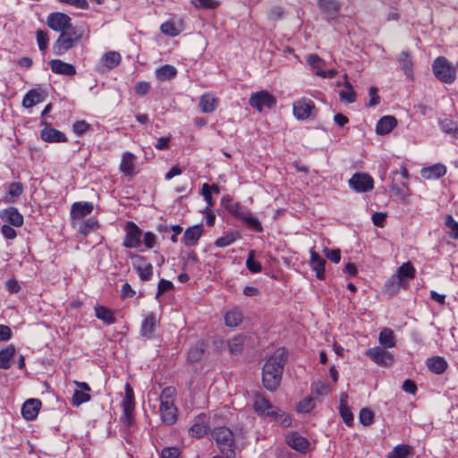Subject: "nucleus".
Segmentation results:
<instances>
[{
  "instance_id": "62",
  "label": "nucleus",
  "mask_w": 458,
  "mask_h": 458,
  "mask_svg": "<svg viewBox=\"0 0 458 458\" xmlns=\"http://www.w3.org/2000/svg\"><path fill=\"white\" fill-rule=\"evenodd\" d=\"M325 256L330 259L334 263H339L341 259V252L338 249L329 250L325 249L324 250Z\"/></svg>"
},
{
  "instance_id": "54",
  "label": "nucleus",
  "mask_w": 458,
  "mask_h": 458,
  "mask_svg": "<svg viewBox=\"0 0 458 458\" xmlns=\"http://www.w3.org/2000/svg\"><path fill=\"white\" fill-rule=\"evenodd\" d=\"M236 241L234 233H228L217 238L215 242V245L219 248L230 246Z\"/></svg>"
},
{
  "instance_id": "9",
  "label": "nucleus",
  "mask_w": 458,
  "mask_h": 458,
  "mask_svg": "<svg viewBox=\"0 0 458 458\" xmlns=\"http://www.w3.org/2000/svg\"><path fill=\"white\" fill-rule=\"evenodd\" d=\"M132 259L133 267L137 271L140 278L142 281L150 280L153 275V267L151 263H149L145 257L140 255H134Z\"/></svg>"
},
{
  "instance_id": "24",
  "label": "nucleus",
  "mask_w": 458,
  "mask_h": 458,
  "mask_svg": "<svg viewBox=\"0 0 458 458\" xmlns=\"http://www.w3.org/2000/svg\"><path fill=\"white\" fill-rule=\"evenodd\" d=\"M156 316L154 313H149L146 316L141 323L140 335L145 340L152 338L156 328Z\"/></svg>"
},
{
  "instance_id": "57",
  "label": "nucleus",
  "mask_w": 458,
  "mask_h": 458,
  "mask_svg": "<svg viewBox=\"0 0 458 458\" xmlns=\"http://www.w3.org/2000/svg\"><path fill=\"white\" fill-rule=\"evenodd\" d=\"M161 31L170 37H175L179 34L180 30L171 21H165L160 26Z\"/></svg>"
},
{
  "instance_id": "23",
  "label": "nucleus",
  "mask_w": 458,
  "mask_h": 458,
  "mask_svg": "<svg viewBox=\"0 0 458 458\" xmlns=\"http://www.w3.org/2000/svg\"><path fill=\"white\" fill-rule=\"evenodd\" d=\"M51 70L54 73L65 76H72L76 73L75 67L68 63L59 59H54L49 62Z\"/></svg>"
},
{
  "instance_id": "15",
  "label": "nucleus",
  "mask_w": 458,
  "mask_h": 458,
  "mask_svg": "<svg viewBox=\"0 0 458 458\" xmlns=\"http://www.w3.org/2000/svg\"><path fill=\"white\" fill-rule=\"evenodd\" d=\"M270 363H265L263 366V371H262V382L264 386L269 390L274 391L276 390L282 379V376L279 374H273L268 369L270 368Z\"/></svg>"
},
{
  "instance_id": "40",
  "label": "nucleus",
  "mask_w": 458,
  "mask_h": 458,
  "mask_svg": "<svg viewBox=\"0 0 458 458\" xmlns=\"http://www.w3.org/2000/svg\"><path fill=\"white\" fill-rule=\"evenodd\" d=\"M269 418L284 428L290 427L292 424L291 416L278 407H276V411Z\"/></svg>"
},
{
  "instance_id": "14",
  "label": "nucleus",
  "mask_w": 458,
  "mask_h": 458,
  "mask_svg": "<svg viewBox=\"0 0 458 458\" xmlns=\"http://www.w3.org/2000/svg\"><path fill=\"white\" fill-rule=\"evenodd\" d=\"M0 219L4 225L21 227L23 225V216L14 207H9L0 211Z\"/></svg>"
},
{
  "instance_id": "44",
  "label": "nucleus",
  "mask_w": 458,
  "mask_h": 458,
  "mask_svg": "<svg viewBox=\"0 0 458 458\" xmlns=\"http://www.w3.org/2000/svg\"><path fill=\"white\" fill-rule=\"evenodd\" d=\"M396 276L403 281V279H412L415 276V268L411 262H405L398 267Z\"/></svg>"
},
{
  "instance_id": "45",
  "label": "nucleus",
  "mask_w": 458,
  "mask_h": 458,
  "mask_svg": "<svg viewBox=\"0 0 458 458\" xmlns=\"http://www.w3.org/2000/svg\"><path fill=\"white\" fill-rule=\"evenodd\" d=\"M205 351V344L202 341H199L196 343L194 346H192L188 352V360L191 362H196L202 357Z\"/></svg>"
},
{
  "instance_id": "28",
  "label": "nucleus",
  "mask_w": 458,
  "mask_h": 458,
  "mask_svg": "<svg viewBox=\"0 0 458 458\" xmlns=\"http://www.w3.org/2000/svg\"><path fill=\"white\" fill-rule=\"evenodd\" d=\"M199 107L202 113H213L217 107V99L210 93L203 94L199 98Z\"/></svg>"
},
{
  "instance_id": "34",
  "label": "nucleus",
  "mask_w": 458,
  "mask_h": 458,
  "mask_svg": "<svg viewBox=\"0 0 458 458\" xmlns=\"http://www.w3.org/2000/svg\"><path fill=\"white\" fill-rule=\"evenodd\" d=\"M347 394H344L341 396L339 412L344 423L351 426L353 421V414L351 408L347 404Z\"/></svg>"
},
{
  "instance_id": "16",
  "label": "nucleus",
  "mask_w": 458,
  "mask_h": 458,
  "mask_svg": "<svg viewBox=\"0 0 458 458\" xmlns=\"http://www.w3.org/2000/svg\"><path fill=\"white\" fill-rule=\"evenodd\" d=\"M121 62V55L118 52L109 51L106 53L100 60V65L98 71L100 72H106L115 68Z\"/></svg>"
},
{
  "instance_id": "42",
  "label": "nucleus",
  "mask_w": 458,
  "mask_h": 458,
  "mask_svg": "<svg viewBox=\"0 0 458 458\" xmlns=\"http://www.w3.org/2000/svg\"><path fill=\"white\" fill-rule=\"evenodd\" d=\"M397 61L407 77H411L412 73V62L410 54L403 51L397 57Z\"/></svg>"
},
{
  "instance_id": "21",
  "label": "nucleus",
  "mask_w": 458,
  "mask_h": 458,
  "mask_svg": "<svg viewBox=\"0 0 458 458\" xmlns=\"http://www.w3.org/2000/svg\"><path fill=\"white\" fill-rule=\"evenodd\" d=\"M94 206L91 202H75L71 208V216L73 220L82 219L93 211Z\"/></svg>"
},
{
  "instance_id": "61",
  "label": "nucleus",
  "mask_w": 458,
  "mask_h": 458,
  "mask_svg": "<svg viewBox=\"0 0 458 458\" xmlns=\"http://www.w3.org/2000/svg\"><path fill=\"white\" fill-rule=\"evenodd\" d=\"M173 287H174V285H173L172 282L165 280V279H161L157 285V298L158 296H160L161 294L173 289Z\"/></svg>"
},
{
  "instance_id": "27",
  "label": "nucleus",
  "mask_w": 458,
  "mask_h": 458,
  "mask_svg": "<svg viewBox=\"0 0 458 458\" xmlns=\"http://www.w3.org/2000/svg\"><path fill=\"white\" fill-rule=\"evenodd\" d=\"M24 188L21 182H13L8 185L6 194L4 196L5 203H14L23 193Z\"/></svg>"
},
{
  "instance_id": "63",
  "label": "nucleus",
  "mask_w": 458,
  "mask_h": 458,
  "mask_svg": "<svg viewBox=\"0 0 458 458\" xmlns=\"http://www.w3.org/2000/svg\"><path fill=\"white\" fill-rule=\"evenodd\" d=\"M96 225L97 222L94 219L89 218L81 225L80 228V233H82L83 235H87L94 229Z\"/></svg>"
},
{
  "instance_id": "50",
  "label": "nucleus",
  "mask_w": 458,
  "mask_h": 458,
  "mask_svg": "<svg viewBox=\"0 0 458 458\" xmlns=\"http://www.w3.org/2000/svg\"><path fill=\"white\" fill-rule=\"evenodd\" d=\"M255 251L250 250L246 259V267L250 273H259L262 270L260 262L255 260Z\"/></svg>"
},
{
  "instance_id": "30",
  "label": "nucleus",
  "mask_w": 458,
  "mask_h": 458,
  "mask_svg": "<svg viewBox=\"0 0 458 458\" xmlns=\"http://www.w3.org/2000/svg\"><path fill=\"white\" fill-rule=\"evenodd\" d=\"M204 415L196 418L193 425L189 428V435L195 438H200L208 433V426L204 422Z\"/></svg>"
},
{
  "instance_id": "20",
  "label": "nucleus",
  "mask_w": 458,
  "mask_h": 458,
  "mask_svg": "<svg viewBox=\"0 0 458 458\" xmlns=\"http://www.w3.org/2000/svg\"><path fill=\"white\" fill-rule=\"evenodd\" d=\"M311 269L316 272V276L319 280H324L326 277L325 274V266H326V260L319 256L318 253L314 251L313 250H310V259L309 262Z\"/></svg>"
},
{
  "instance_id": "41",
  "label": "nucleus",
  "mask_w": 458,
  "mask_h": 458,
  "mask_svg": "<svg viewBox=\"0 0 458 458\" xmlns=\"http://www.w3.org/2000/svg\"><path fill=\"white\" fill-rule=\"evenodd\" d=\"M176 73V68L169 64L163 65L156 70V76L161 81L172 80Z\"/></svg>"
},
{
  "instance_id": "38",
  "label": "nucleus",
  "mask_w": 458,
  "mask_h": 458,
  "mask_svg": "<svg viewBox=\"0 0 458 458\" xmlns=\"http://www.w3.org/2000/svg\"><path fill=\"white\" fill-rule=\"evenodd\" d=\"M225 323L227 327H237L242 320V314L237 308H233L225 313Z\"/></svg>"
},
{
  "instance_id": "36",
  "label": "nucleus",
  "mask_w": 458,
  "mask_h": 458,
  "mask_svg": "<svg viewBox=\"0 0 458 458\" xmlns=\"http://www.w3.org/2000/svg\"><path fill=\"white\" fill-rule=\"evenodd\" d=\"M427 366L433 373L442 374L446 369L447 363L444 358L436 356L428 360Z\"/></svg>"
},
{
  "instance_id": "6",
  "label": "nucleus",
  "mask_w": 458,
  "mask_h": 458,
  "mask_svg": "<svg viewBox=\"0 0 458 458\" xmlns=\"http://www.w3.org/2000/svg\"><path fill=\"white\" fill-rule=\"evenodd\" d=\"M365 355L380 367H389L393 364L394 360L393 352L380 346L368 349Z\"/></svg>"
},
{
  "instance_id": "56",
  "label": "nucleus",
  "mask_w": 458,
  "mask_h": 458,
  "mask_svg": "<svg viewBox=\"0 0 458 458\" xmlns=\"http://www.w3.org/2000/svg\"><path fill=\"white\" fill-rule=\"evenodd\" d=\"M90 400V395L88 393L75 390L72 394V404L75 406H79L83 403L89 402Z\"/></svg>"
},
{
  "instance_id": "51",
  "label": "nucleus",
  "mask_w": 458,
  "mask_h": 458,
  "mask_svg": "<svg viewBox=\"0 0 458 458\" xmlns=\"http://www.w3.org/2000/svg\"><path fill=\"white\" fill-rule=\"evenodd\" d=\"M244 339L242 335H237L228 342V347L231 353H238L242 351Z\"/></svg>"
},
{
  "instance_id": "31",
  "label": "nucleus",
  "mask_w": 458,
  "mask_h": 458,
  "mask_svg": "<svg viewBox=\"0 0 458 458\" xmlns=\"http://www.w3.org/2000/svg\"><path fill=\"white\" fill-rule=\"evenodd\" d=\"M202 234V227L195 225L188 228L183 234V242L187 246H193L197 243Z\"/></svg>"
},
{
  "instance_id": "17",
  "label": "nucleus",
  "mask_w": 458,
  "mask_h": 458,
  "mask_svg": "<svg viewBox=\"0 0 458 458\" xmlns=\"http://www.w3.org/2000/svg\"><path fill=\"white\" fill-rule=\"evenodd\" d=\"M159 411L164 423L169 426L175 423L177 420V409L174 403L162 402V403H160Z\"/></svg>"
},
{
  "instance_id": "1",
  "label": "nucleus",
  "mask_w": 458,
  "mask_h": 458,
  "mask_svg": "<svg viewBox=\"0 0 458 458\" xmlns=\"http://www.w3.org/2000/svg\"><path fill=\"white\" fill-rule=\"evenodd\" d=\"M211 436L220 453L225 458H235V437L231 428L227 427L215 428L212 430Z\"/></svg>"
},
{
  "instance_id": "19",
  "label": "nucleus",
  "mask_w": 458,
  "mask_h": 458,
  "mask_svg": "<svg viewBox=\"0 0 458 458\" xmlns=\"http://www.w3.org/2000/svg\"><path fill=\"white\" fill-rule=\"evenodd\" d=\"M285 441L293 449L301 453L305 452L310 445L309 441L297 432L289 433L285 437Z\"/></svg>"
},
{
  "instance_id": "49",
  "label": "nucleus",
  "mask_w": 458,
  "mask_h": 458,
  "mask_svg": "<svg viewBox=\"0 0 458 458\" xmlns=\"http://www.w3.org/2000/svg\"><path fill=\"white\" fill-rule=\"evenodd\" d=\"M445 225L449 229V236L454 240H458V222L454 219L452 215L445 216Z\"/></svg>"
},
{
  "instance_id": "33",
  "label": "nucleus",
  "mask_w": 458,
  "mask_h": 458,
  "mask_svg": "<svg viewBox=\"0 0 458 458\" xmlns=\"http://www.w3.org/2000/svg\"><path fill=\"white\" fill-rule=\"evenodd\" d=\"M15 354V348L13 344L0 351V369H8L11 367V360Z\"/></svg>"
},
{
  "instance_id": "3",
  "label": "nucleus",
  "mask_w": 458,
  "mask_h": 458,
  "mask_svg": "<svg viewBox=\"0 0 458 458\" xmlns=\"http://www.w3.org/2000/svg\"><path fill=\"white\" fill-rule=\"evenodd\" d=\"M433 73L443 83L451 84L455 81L456 69L451 62L444 56H438L432 64Z\"/></svg>"
},
{
  "instance_id": "52",
  "label": "nucleus",
  "mask_w": 458,
  "mask_h": 458,
  "mask_svg": "<svg viewBox=\"0 0 458 458\" xmlns=\"http://www.w3.org/2000/svg\"><path fill=\"white\" fill-rule=\"evenodd\" d=\"M391 190L394 195L403 200H405L411 195V191L405 183H403L402 186L393 184Z\"/></svg>"
},
{
  "instance_id": "7",
  "label": "nucleus",
  "mask_w": 458,
  "mask_h": 458,
  "mask_svg": "<svg viewBox=\"0 0 458 458\" xmlns=\"http://www.w3.org/2000/svg\"><path fill=\"white\" fill-rule=\"evenodd\" d=\"M47 24L51 30L60 33L74 28L70 16L63 13H50L47 18Z\"/></svg>"
},
{
  "instance_id": "48",
  "label": "nucleus",
  "mask_w": 458,
  "mask_h": 458,
  "mask_svg": "<svg viewBox=\"0 0 458 458\" xmlns=\"http://www.w3.org/2000/svg\"><path fill=\"white\" fill-rule=\"evenodd\" d=\"M314 407L315 399L311 396H308L297 403L296 411L299 413H309L314 409Z\"/></svg>"
},
{
  "instance_id": "13",
  "label": "nucleus",
  "mask_w": 458,
  "mask_h": 458,
  "mask_svg": "<svg viewBox=\"0 0 458 458\" xmlns=\"http://www.w3.org/2000/svg\"><path fill=\"white\" fill-rule=\"evenodd\" d=\"M276 407L262 394H257L255 395L253 408L259 416L269 418L276 411Z\"/></svg>"
},
{
  "instance_id": "39",
  "label": "nucleus",
  "mask_w": 458,
  "mask_h": 458,
  "mask_svg": "<svg viewBox=\"0 0 458 458\" xmlns=\"http://www.w3.org/2000/svg\"><path fill=\"white\" fill-rule=\"evenodd\" d=\"M95 316L104 323L111 325L115 322V318L111 310L105 306L97 305L95 308Z\"/></svg>"
},
{
  "instance_id": "5",
  "label": "nucleus",
  "mask_w": 458,
  "mask_h": 458,
  "mask_svg": "<svg viewBox=\"0 0 458 458\" xmlns=\"http://www.w3.org/2000/svg\"><path fill=\"white\" fill-rule=\"evenodd\" d=\"M276 104V98L267 90L252 93L249 98V105L259 112H261L264 108H272Z\"/></svg>"
},
{
  "instance_id": "60",
  "label": "nucleus",
  "mask_w": 458,
  "mask_h": 458,
  "mask_svg": "<svg viewBox=\"0 0 458 458\" xmlns=\"http://www.w3.org/2000/svg\"><path fill=\"white\" fill-rule=\"evenodd\" d=\"M175 389L173 387H165L160 394V403L162 402L174 403V395Z\"/></svg>"
},
{
  "instance_id": "10",
  "label": "nucleus",
  "mask_w": 458,
  "mask_h": 458,
  "mask_svg": "<svg viewBox=\"0 0 458 458\" xmlns=\"http://www.w3.org/2000/svg\"><path fill=\"white\" fill-rule=\"evenodd\" d=\"M293 114L298 120L309 118L315 108L314 102L309 98H301L293 102Z\"/></svg>"
},
{
  "instance_id": "25",
  "label": "nucleus",
  "mask_w": 458,
  "mask_h": 458,
  "mask_svg": "<svg viewBox=\"0 0 458 458\" xmlns=\"http://www.w3.org/2000/svg\"><path fill=\"white\" fill-rule=\"evenodd\" d=\"M45 99L44 92L40 89H31L25 94L22 99V106L25 108H30Z\"/></svg>"
},
{
  "instance_id": "64",
  "label": "nucleus",
  "mask_w": 458,
  "mask_h": 458,
  "mask_svg": "<svg viewBox=\"0 0 458 458\" xmlns=\"http://www.w3.org/2000/svg\"><path fill=\"white\" fill-rule=\"evenodd\" d=\"M1 232L4 238L8 240H13L17 236V232L13 228V226L9 225H3L1 228Z\"/></svg>"
},
{
  "instance_id": "58",
  "label": "nucleus",
  "mask_w": 458,
  "mask_h": 458,
  "mask_svg": "<svg viewBox=\"0 0 458 458\" xmlns=\"http://www.w3.org/2000/svg\"><path fill=\"white\" fill-rule=\"evenodd\" d=\"M373 412L369 409L363 408L360 410L359 419L362 425H370L373 422Z\"/></svg>"
},
{
  "instance_id": "32",
  "label": "nucleus",
  "mask_w": 458,
  "mask_h": 458,
  "mask_svg": "<svg viewBox=\"0 0 458 458\" xmlns=\"http://www.w3.org/2000/svg\"><path fill=\"white\" fill-rule=\"evenodd\" d=\"M318 5L331 18H334L340 9V4L336 0H318Z\"/></svg>"
},
{
  "instance_id": "18",
  "label": "nucleus",
  "mask_w": 458,
  "mask_h": 458,
  "mask_svg": "<svg viewBox=\"0 0 458 458\" xmlns=\"http://www.w3.org/2000/svg\"><path fill=\"white\" fill-rule=\"evenodd\" d=\"M41 139L46 142H66L67 138L62 131L53 128L50 125H46L40 131Z\"/></svg>"
},
{
  "instance_id": "12",
  "label": "nucleus",
  "mask_w": 458,
  "mask_h": 458,
  "mask_svg": "<svg viewBox=\"0 0 458 458\" xmlns=\"http://www.w3.org/2000/svg\"><path fill=\"white\" fill-rule=\"evenodd\" d=\"M286 360L287 352L284 348H279L266 361V363L271 364L268 369L271 373L279 374L280 376H282Z\"/></svg>"
},
{
  "instance_id": "59",
  "label": "nucleus",
  "mask_w": 458,
  "mask_h": 458,
  "mask_svg": "<svg viewBox=\"0 0 458 458\" xmlns=\"http://www.w3.org/2000/svg\"><path fill=\"white\" fill-rule=\"evenodd\" d=\"M181 451L177 447H165L162 449L160 458H179Z\"/></svg>"
},
{
  "instance_id": "47",
  "label": "nucleus",
  "mask_w": 458,
  "mask_h": 458,
  "mask_svg": "<svg viewBox=\"0 0 458 458\" xmlns=\"http://www.w3.org/2000/svg\"><path fill=\"white\" fill-rule=\"evenodd\" d=\"M136 157L131 153H124L122 157L120 165L121 172H132L134 169Z\"/></svg>"
},
{
  "instance_id": "22",
  "label": "nucleus",
  "mask_w": 458,
  "mask_h": 458,
  "mask_svg": "<svg viewBox=\"0 0 458 458\" xmlns=\"http://www.w3.org/2000/svg\"><path fill=\"white\" fill-rule=\"evenodd\" d=\"M41 402L38 399L27 400L21 407V414L25 420H34L40 410Z\"/></svg>"
},
{
  "instance_id": "43",
  "label": "nucleus",
  "mask_w": 458,
  "mask_h": 458,
  "mask_svg": "<svg viewBox=\"0 0 458 458\" xmlns=\"http://www.w3.org/2000/svg\"><path fill=\"white\" fill-rule=\"evenodd\" d=\"M402 284V280L399 278V276L394 274L392 276L388 278V280L385 284V291L386 293L390 295H394L398 293Z\"/></svg>"
},
{
  "instance_id": "46",
  "label": "nucleus",
  "mask_w": 458,
  "mask_h": 458,
  "mask_svg": "<svg viewBox=\"0 0 458 458\" xmlns=\"http://www.w3.org/2000/svg\"><path fill=\"white\" fill-rule=\"evenodd\" d=\"M411 453V446L407 445H398L387 454L386 458H407Z\"/></svg>"
},
{
  "instance_id": "35",
  "label": "nucleus",
  "mask_w": 458,
  "mask_h": 458,
  "mask_svg": "<svg viewBox=\"0 0 458 458\" xmlns=\"http://www.w3.org/2000/svg\"><path fill=\"white\" fill-rule=\"evenodd\" d=\"M439 125L444 132L454 137H458V123L454 121L450 116L440 118Z\"/></svg>"
},
{
  "instance_id": "37",
  "label": "nucleus",
  "mask_w": 458,
  "mask_h": 458,
  "mask_svg": "<svg viewBox=\"0 0 458 458\" xmlns=\"http://www.w3.org/2000/svg\"><path fill=\"white\" fill-rule=\"evenodd\" d=\"M344 89L339 92L341 101L345 103H353L356 100V94L352 89V86L348 81L347 74H344Z\"/></svg>"
},
{
  "instance_id": "2",
  "label": "nucleus",
  "mask_w": 458,
  "mask_h": 458,
  "mask_svg": "<svg viewBox=\"0 0 458 458\" xmlns=\"http://www.w3.org/2000/svg\"><path fill=\"white\" fill-rule=\"evenodd\" d=\"M223 203L228 213L242 220L250 229L255 232L263 231V227L260 222L256 216H253L250 210L230 199H224Z\"/></svg>"
},
{
  "instance_id": "26",
  "label": "nucleus",
  "mask_w": 458,
  "mask_h": 458,
  "mask_svg": "<svg viewBox=\"0 0 458 458\" xmlns=\"http://www.w3.org/2000/svg\"><path fill=\"white\" fill-rule=\"evenodd\" d=\"M396 119L394 116H383L377 123L376 132L378 135L387 134L396 126Z\"/></svg>"
},
{
  "instance_id": "53",
  "label": "nucleus",
  "mask_w": 458,
  "mask_h": 458,
  "mask_svg": "<svg viewBox=\"0 0 458 458\" xmlns=\"http://www.w3.org/2000/svg\"><path fill=\"white\" fill-rule=\"evenodd\" d=\"M48 34L45 30H38L37 31V43L38 46V48L41 52H45L48 47Z\"/></svg>"
},
{
  "instance_id": "4",
  "label": "nucleus",
  "mask_w": 458,
  "mask_h": 458,
  "mask_svg": "<svg viewBox=\"0 0 458 458\" xmlns=\"http://www.w3.org/2000/svg\"><path fill=\"white\" fill-rule=\"evenodd\" d=\"M81 35L78 34L75 28L62 31L57 39L53 44V52L55 55H63L80 40Z\"/></svg>"
},
{
  "instance_id": "55",
  "label": "nucleus",
  "mask_w": 458,
  "mask_h": 458,
  "mask_svg": "<svg viewBox=\"0 0 458 458\" xmlns=\"http://www.w3.org/2000/svg\"><path fill=\"white\" fill-rule=\"evenodd\" d=\"M306 62L316 70H323L324 61L316 54H310L306 56Z\"/></svg>"
},
{
  "instance_id": "29",
  "label": "nucleus",
  "mask_w": 458,
  "mask_h": 458,
  "mask_svg": "<svg viewBox=\"0 0 458 458\" xmlns=\"http://www.w3.org/2000/svg\"><path fill=\"white\" fill-rule=\"evenodd\" d=\"M378 343L385 349L394 348L395 346V339L394 331L389 327L381 329L378 335Z\"/></svg>"
},
{
  "instance_id": "8",
  "label": "nucleus",
  "mask_w": 458,
  "mask_h": 458,
  "mask_svg": "<svg viewBox=\"0 0 458 458\" xmlns=\"http://www.w3.org/2000/svg\"><path fill=\"white\" fill-rule=\"evenodd\" d=\"M126 233L123 242V245L129 249H137L140 246V238L142 232L134 222H127Z\"/></svg>"
},
{
  "instance_id": "11",
  "label": "nucleus",
  "mask_w": 458,
  "mask_h": 458,
  "mask_svg": "<svg viewBox=\"0 0 458 458\" xmlns=\"http://www.w3.org/2000/svg\"><path fill=\"white\" fill-rule=\"evenodd\" d=\"M349 184L357 192H365L373 188V179L369 174H353Z\"/></svg>"
}]
</instances>
